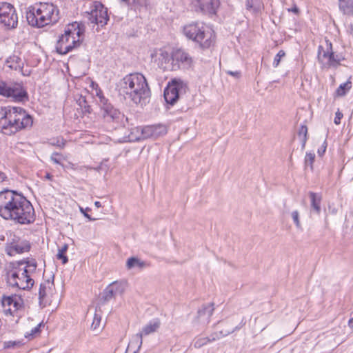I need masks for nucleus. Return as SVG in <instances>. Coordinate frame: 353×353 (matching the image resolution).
<instances>
[{"label": "nucleus", "mask_w": 353, "mask_h": 353, "mask_svg": "<svg viewBox=\"0 0 353 353\" xmlns=\"http://www.w3.org/2000/svg\"><path fill=\"white\" fill-rule=\"evenodd\" d=\"M309 196L311 200V207L317 214L321 212V203L322 197L320 194L313 192H309Z\"/></svg>", "instance_id": "nucleus-26"}, {"label": "nucleus", "mask_w": 353, "mask_h": 353, "mask_svg": "<svg viewBox=\"0 0 353 353\" xmlns=\"http://www.w3.org/2000/svg\"><path fill=\"white\" fill-rule=\"evenodd\" d=\"M68 248V245L67 244H64L61 248L59 249V252L57 255L59 259L62 260L63 264H65L68 261V257L65 255Z\"/></svg>", "instance_id": "nucleus-35"}, {"label": "nucleus", "mask_w": 353, "mask_h": 353, "mask_svg": "<svg viewBox=\"0 0 353 353\" xmlns=\"http://www.w3.org/2000/svg\"><path fill=\"white\" fill-rule=\"evenodd\" d=\"M16 194L17 192L9 190L0 192V216L3 219L7 220Z\"/></svg>", "instance_id": "nucleus-15"}, {"label": "nucleus", "mask_w": 353, "mask_h": 353, "mask_svg": "<svg viewBox=\"0 0 353 353\" xmlns=\"http://www.w3.org/2000/svg\"><path fill=\"white\" fill-rule=\"evenodd\" d=\"M9 129L14 132L21 129L32 126L33 120L21 108L10 107L8 113Z\"/></svg>", "instance_id": "nucleus-7"}, {"label": "nucleus", "mask_w": 353, "mask_h": 353, "mask_svg": "<svg viewBox=\"0 0 353 353\" xmlns=\"http://www.w3.org/2000/svg\"><path fill=\"white\" fill-rule=\"evenodd\" d=\"M94 205H95L97 208H101V203H100L99 201H95V202H94Z\"/></svg>", "instance_id": "nucleus-58"}, {"label": "nucleus", "mask_w": 353, "mask_h": 353, "mask_svg": "<svg viewBox=\"0 0 353 353\" xmlns=\"http://www.w3.org/2000/svg\"><path fill=\"white\" fill-rule=\"evenodd\" d=\"M109 286L114 292V294H116L117 296H119L124 292L126 284L123 281H114L110 284Z\"/></svg>", "instance_id": "nucleus-30"}, {"label": "nucleus", "mask_w": 353, "mask_h": 353, "mask_svg": "<svg viewBox=\"0 0 353 353\" xmlns=\"http://www.w3.org/2000/svg\"><path fill=\"white\" fill-rule=\"evenodd\" d=\"M339 8L345 14H353V0H339Z\"/></svg>", "instance_id": "nucleus-28"}, {"label": "nucleus", "mask_w": 353, "mask_h": 353, "mask_svg": "<svg viewBox=\"0 0 353 353\" xmlns=\"http://www.w3.org/2000/svg\"><path fill=\"white\" fill-rule=\"evenodd\" d=\"M307 128L305 125H301L299 130V137L301 140V148L303 149L307 140Z\"/></svg>", "instance_id": "nucleus-33"}, {"label": "nucleus", "mask_w": 353, "mask_h": 353, "mask_svg": "<svg viewBox=\"0 0 353 353\" xmlns=\"http://www.w3.org/2000/svg\"><path fill=\"white\" fill-rule=\"evenodd\" d=\"M17 23L18 18L14 7L8 3H0V23L8 28H14Z\"/></svg>", "instance_id": "nucleus-14"}, {"label": "nucleus", "mask_w": 353, "mask_h": 353, "mask_svg": "<svg viewBox=\"0 0 353 353\" xmlns=\"http://www.w3.org/2000/svg\"><path fill=\"white\" fill-rule=\"evenodd\" d=\"M0 95L20 101L26 97V92L19 83H7L0 80Z\"/></svg>", "instance_id": "nucleus-13"}, {"label": "nucleus", "mask_w": 353, "mask_h": 353, "mask_svg": "<svg viewBox=\"0 0 353 353\" xmlns=\"http://www.w3.org/2000/svg\"><path fill=\"white\" fill-rule=\"evenodd\" d=\"M90 8V12H85V17L92 23L99 24L101 26L105 25L109 19L107 8L98 1L94 2Z\"/></svg>", "instance_id": "nucleus-11"}, {"label": "nucleus", "mask_w": 353, "mask_h": 353, "mask_svg": "<svg viewBox=\"0 0 353 353\" xmlns=\"http://www.w3.org/2000/svg\"><path fill=\"white\" fill-rule=\"evenodd\" d=\"M315 159V154L314 152H307L305 157V166H310L311 170H313V163Z\"/></svg>", "instance_id": "nucleus-38"}, {"label": "nucleus", "mask_w": 353, "mask_h": 353, "mask_svg": "<svg viewBox=\"0 0 353 353\" xmlns=\"http://www.w3.org/2000/svg\"><path fill=\"white\" fill-rule=\"evenodd\" d=\"M173 63L177 64L178 69L180 65H183L185 68H190L192 66L193 61L189 54L182 49H176L174 50L172 54Z\"/></svg>", "instance_id": "nucleus-20"}, {"label": "nucleus", "mask_w": 353, "mask_h": 353, "mask_svg": "<svg viewBox=\"0 0 353 353\" xmlns=\"http://www.w3.org/2000/svg\"><path fill=\"white\" fill-rule=\"evenodd\" d=\"M214 340V337H213L212 339L208 337H199L194 340V346L196 348H200L202 346L206 345L208 343Z\"/></svg>", "instance_id": "nucleus-34"}, {"label": "nucleus", "mask_w": 353, "mask_h": 353, "mask_svg": "<svg viewBox=\"0 0 353 353\" xmlns=\"http://www.w3.org/2000/svg\"><path fill=\"white\" fill-rule=\"evenodd\" d=\"M144 266V262L141 261L137 257H131L127 260L126 267L130 270L134 268H143Z\"/></svg>", "instance_id": "nucleus-31"}, {"label": "nucleus", "mask_w": 353, "mask_h": 353, "mask_svg": "<svg viewBox=\"0 0 353 353\" xmlns=\"http://www.w3.org/2000/svg\"><path fill=\"white\" fill-rule=\"evenodd\" d=\"M7 180L6 175L0 171V183H3Z\"/></svg>", "instance_id": "nucleus-52"}, {"label": "nucleus", "mask_w": 353, "mask_h": 353, "mask_svg": "<svg viewBox=\"0 0 353 353\" xmlns=\"http://www.w3.org/2000/svg\"><path fill=\"white\" fill-rule=\"evenodd\" d=\"M161 323L159 319H154L151 321H150L148 324H146L142 328V330L141 332V334L148 335L152 333L155 332L160 327Z\"/></svg>", "instance_id": "nucleus-25"}, {"label": "nucleus", "mask_w": 353, "mask_h": 353, "mask_svg": "<svg viewBox=\"0 0 353 353\" xmlns=\"http://www.w3.org/2000/svg\"><path fill=\"white\" fill-rule=\"evenodd\" d=\"M318 60L323 68H336L343 59L341 56L335 54L332 50V44L328 40L319 46Z\"/></svg>", "instance_id": "nucleus-8"}, {"label": "nucleus", "mask_w": 353, "mask_h": 353, "mask_svg": "<svg viewBox=\"0 0 353 353\" xmlns=\"http://www.w3.org/2000/svg\"><path fill=\"white\" fill-rule=\"evenodd\" d=\"M50 159L53 163L59 164L62 167H64L63 165L61 163V161L64 160L65 157L61 154L54 152L52 154Z\"/></svg>", "instance_id": "nucleus-39"}, {"label": "nucleus", "mask_w": 353, "mask_h": 353, "mask_svg": "<svg viewBox=\"0 0 353 353\" xmlns=\"http://www.w3.org/2000/svg\"><path fill=\"white\" fill-rule=\"evenodd\" d=\"M152 61L164 70H176L177 64L173 63L172 54L163 48L156 49L151 54Z\"/></svg>", "instance_id": "nucleus-12"}, {"label": "nucleus", "mask_w": 353, "mask_h": 353, "mask_svg": "<svg viewBox=\"0 0 353 353\" xmlns=\"http://www.w3.org/2000/svg\"><path fill=\"white\" fill-rule=\"evenodd\" d=\"M101 316L100 314H98L97 312H95L92 323L91 325V328L93 330L99 331L100 330V325H101Z\"/></svg>", "instance_id": "nucleus-36"}, {"label": "nucleus", "mask_w": 353, "mask_h": 353, "mask_svg": "<svg viewBox=\"0 0 353 353\" xmlns=\"http://www.w3.org/2000/svg\"><path fill=\"white\" fill-rule=\"evenodd\" d=\"M100 115L106 123H118L121 117L119 110L108 101L100 105Z\"/></svg>", "instance_id": "nucleus-17"}, {"label": "nucleus", "mask_w": 353, "mask_h": 353, "mask_svg": "<svg viewBox=\"0 0 353 353\" xmlns=\"http://www.w3.org/2000/svg\"><path fill=\"white\" fill-rule=\"evenodd\" d=\"M80 211H81V212L83 214V215H84L86 218H88L90 221H94V220H95V219L92 218V217H91L88 214L85 213V212H84L83 208H80Z\"/></svg>", "instance_id": "nucleus-51"}, {"label": "nucleus", "mask_w": 353, "mask_h": 353, "mask_svg": "<svg viewBox=\"0 0 353 353\" xmlns=\"http://www.w3.org/2000/svg\"><path fill=\"white\" fill-rule=\"evenodd\" d=\"M133 353H137V351L134 350V351H133Z\"/></svg>", "instance_id": "nucleus-60"}, {"label": "nucleus", "mask_w": 353, "mask_h": 353, "mask_svg": "<svg viewBox=\"0 0 353 353\" xmlns=\"http://www.w3.org/2000/svg\"><path fill=\"white\" fill-rule=\"evenodd\" d=\"M6 236L5 252L8 255L14 256L30 250V244L28 241L21 239L10 231L6 232Z\"/></svg>", "instance_id": "nucleus-9"}, {"label": "nucleus", "mask_w": 353, "mask_h": 353, "mask_svg": "<svg viewBox=\"0 0 353 353\" xmlns=\"http://www.w3.org/2000/svg\"><path fill=\"white\" fill-rule=\"evenodd\" d=\"M37 263L30 259L10 263L6 273L8 284L20 290H29L34 285L33 274L36 272Z\"/></svg>", "instance_id": "nucleus-1"}, {"label": "nucleus", "mask_w": 353, "mask_h": 353, "mask_svg": "<svg viewBox=\"0 0 353 353\" xmlns=\"http://www.w3.org/2000/svg\"><path fill=\"white\" fill-rule=\"evenodd\" d=\"M328 210H329V212L332 214H335L337 212V209L334 207L332 208V205H329Z\"/></svg>", "instance_id": "nucleus-54"}, {"label": "nucleus", "mask_w": 353, "mask_h": 353, "mask_svg": "<svg viewBox=\"0 0 353 353\" xmlns=\"http://www.w3.org/2000/svg\"><path fill=\"white\" fill-rule=\"evenodd\" d=\"M35 219V212L31 203L22 194L17 192L7 220L20 224H30Z\"/></svg>", "instance_id": "nucleus-5"}, {"label": "nucleus", "mask_w": 353, "mask_h": 353, "mask_svg": "<svg viewBox=\"0 0 353 353\" xmlns=\"http://www.w3.org/2000/svg\"><path fill=\"white\" fill-rule=\"evenodd\" d=\"M326 148H327L326 142L324 141L322 147L321 148H319L317 151L319 156H322L325 153V152L326 150Z\"/></svg>", "instance_id": "nucleus-48"}, {"label": "nucleus", "mask_w": 353, "mask_h": 353, "mask_svg": "<svg viewBox=\"0 0 353 353\" xmlns=\"http://www.w3.org/2000/svg\"><path fill=\"white\" fill-rule=\"evenodd\" d=\"M7 239V236L6 235H0V241H6Z\"/></svg>", "instance_id": "nucleus-57"}, {"label": "nucleus", "mask_w": 353, "mask_h": 353, "mask_svg": "<svg viewBox=\"0 0 353 353\" xmlns=\"http://www.w3.org/2000/svg\"><path fill=\"white\" fill-rule=\"evenodd\" d=\"M219 0H194L193 5L204 13L215 14L219 6Z\"/></svg>", "instance_id": "nucleus-21"}, {"label": "nucleus", "mask_w": 353, "mask_h": 353, "mask_svg": "<svg viewBox=\"0 0 353 353\" xmlns=\"http://www.w3.org/2000/svg\"><path fill=\"white\" fill-rule=\"evenodd\" d=\"M288 11L289 12H294L295 14H298L299 12V9L296 6H294L292 8H289Z\"/></svg>", "instance_id": "nucleus-53"}, {"label": "nucleus", "mask_w": 353, "mask_h": 353, "mask_svg": "<svg viewBox=\"0 0 353 353\" xmlns=\"http://www.w3.org/2000/svg\"><path fill=\"white\" fill-rule=\"evenodd\" d=\"M3 132V133L4 134H6V132L3 131V130H1Z\"/></svg>", "instance_id": "nucleus-62"}, {"label": "nucleus", "mask_w": 353, "mask_h": 353, "mask_svg": "<svg viewBox=\"0 0 353 353\" xmlns=\"http://www.w3.org/2000/svg\"><path fill=\"white\" fill-rule=\"evenodd\" d=\"M85 32V26L82 23L73 22L68 24L56 44L57 52L60 54H66L81 44Z\"/></svg>", "instance_id": "nucleus-3"}, {"label": "nucleus", "mask_w": 353, "mask_h": 353, "mask_svg": "<svg viewBox=\"0 0 353 353\" xmlns=\"http://www.w3.org/2000/svg\"><path fill=\"white\" fill-rule=\"evenodd\" d=\"M21 345V343L20 341H7L4 343V347L6 348H10V347H19Z\"/></svg>", "instance_id": "nucleus-44"}, {"label": "nucleus", "mask_w": 353, "mask_h": 353, "mask_svg": "<svg viewBox=\"0 0 353 353\" xmlns=\"http://www.w3.org/2000/svg\"><path fill=\"white\" fill-rule=\"evenodd\" d=\"M351 81H347V82L342 83L339 85V87L336 90V94L338 97L344 96L346 94V92L351 88Z\"/></svg>", "instance_id": "nucleus-32"}, {"label": "nucleus", "mask_w": 353, "mask_h": 353, "mask_svg": "<svg viewBox=\"0 0 353 353\" xmlns=\"http://www.w3.org/2000/svg\"><path fill=\"white\" fill-rule=\"evenodd\" d=\"M117 295L114 294V292L112 288L108 285L103 292V299L105 301H110L111 299L117 296Z\"/></svg>", "instance_id": "nucleus-40"}, {"label": "nucleus", "mask_w": 353, "mask_h": 353, "mask_svg": "<svg viewBox=\"0 0 353 353\" xmlns=\"http://www.w3.org/2000/svg\"><path fill=\"white\" fill-rule=\"evenodd\" d=\"M347 31L350 34H351L353 37V25L351 24L347 29Z\"/></svg>", "instance_id": "nucleus-55"}, {"label": "nucleus", "mask_w": 353, "mask_h": 353, "mask_svg": "<svg viewBox=\"0 0 353 353\" xmlns=\"http://www.w3.org/2000/svg\"><path fill=\"white\" fill-rule=\"evenodd\" d=\"M214 312V305L210 303L203 305L198 311V321L201 323H208Z\"/></svg>", "instance_id": "nucleus-22"}, {"label": "nucleus", "mask_w": 353, "mask_h": 353, "mask_svg": "<svg viewBox=\"0 0 353 353\" xmlns=\"http://www.w3.org/2000/svg\"><path fill=\"white\" fill-rule=\"evenodd\" d=\"M3 132V133L4 134H6V132L3 131V130H1Z\"/></svg>", "instance_id": "nucleus-61"}, {"label": "nucleus", "mask_w": 353, "mask_h": 353, "mask_svg": "<svg viewBox=\"0 0 353 353\" xmlns=\"http://www.w3.org/2000/svg\"><path fill=\"white\" fill-rule=\"evenodd\" d=\"M348 325L351 328H353V318L349 320Z\"/></svg>", "instance_id": "nucleus-56"}, {"label": "nucleus", "mask_w": 353, "mask_h": 353, "mask_svg": "<svg viewBox=\"0 0 353 353\" xmlns=\"http://www.w3.org/2000/svg\"><path fill=\"white\" fill-rule=\"evenodd\" d=\"M285 52L283 50H280L274 57L273 65L274 67H277L281 61L282 57L285 56Z\"/></svg>", "instance_id": "nucleus-42"}, {"label": "nucleus", "mask_w": 353, "mask_h": 353, "mask_svg": "<svg viewBox=\"0 0 353 353\" xmlns=\"http://www.w3.org/2000/svg\"><path fill=\"white\" fill-rule=\"evenodd\" d=\"M41 324H39L37 325L35 327H34L32 330H31V334L30 335H34L35 334L38 333L39 331H40V327H41Z\"/></svg>", "instance_id": "nucleus-50"}, {"label": "nucleus", "mask_w": 353, "mask_h": 353, "mask_svg": "<svg viewBox=\"0 0 353 353\" xmlns=\"http://www.w3.org/2000/svg\"><path fill=\"white\" fill-rule=\"evenodd\" d=\"M343 117V114L340 112H337L336 113V116H335V118H334V123L336 124V125H339L341 122V118Z\"/></svg>", "instance_id": "nucleus-47"}, {"label": "nucleus", "mask_w": 353, "mask_h": 353, "mask_svg": "<svg viewBox=\"0 0 353 353\" xmlns=\"http://www.w3.org/2000/svg\"><path fill=\"white\" fill-rule=\"evenodd\" d=\"M167 132L166 125L163 124L147 125L141 128V135L137 139H157L165 135Z\"/></svg>", "instance_id": "nucleus-19"}, {"label": "nucleus", "mask_w": 353, "mask_h": 353, "mask_svg": "<svg viewBox=\"0 0 353 353\" xmlns=\"http://www.w3.org/2000/svg\"><path fill=\"white\" fill-rule=\"evenodd\" d=\"M133 3L139 7H146L148 6V0H133Z\"/></svg>", "instance_id": "nucleus-45"}, {"label": "nucleus", "mask_w": 353, "mask_h": 353, "mask_svg": "<svg viewBox=\"0 0 353 353\" xmlns=\"http://www.w3.org/2000/svg\"><path fill=\"white\" fill-rule=\"evenodd\" d=\"M142 337L143 334L141 332L134 334L130 341L128 350L130 348H136V351H138L142 345Z\"/></svg>", "instance_id": "nucleus-29"}, {"label": "nucleus", "mask_w": 353, "mask_h": 353, "mask_svg": "<svg viewBox=\"0 0 353 353\" xmlns=\"http://www.w3.org/2000/svg\"><path fill=\"white\" fill-rule=\"evenodd\" d=\"M188 90L187 83L180 79H174L164 90V98L167 103L174 105L179 97Z\"/></svg>", "instance_id": "nucleus-10"}, {"label": "nucleus", "mask_w": 353, "mask_h": 353, "mask_svg": "<svg viewBox=\"0 0 353 353\" xmlns=\"http://www.w3.org/2000/svg\"><path fill=\"white\" fill-rule=\"evenodd\" d=\"M69 167L72 169V170H80V171H83L85 169H91V168L88 167V166H80V167H76V165L73 163H69Z\"/></svg>", "instance_id": "nucleus-46"}, {"label": "nucleus", "mask_w": 353, "mask_h": 353, "mask_svg": "<svg viewBox=\"0 0 353 353\" xmlns=\"http://www.w3.org/2000/svg\"><path fill=\"white\" fill-rule=\"evenodd\" d=\"M246 8L253 14H258L263 8V4L260 0H247Z\"/></svg>", "instance_id": "nucleus-27"}, {"label": "nucleus", "mask_w": 353, "mask_h": 353, "mask_svg": "<svg viewBox=\"0 0 353 353\" xmlns=\"http://www.w3.org/2000/svg\"><path fill=\"white\" fill-rule=\"evenodd\" d=\"M55 293L54 276H50L41 283L39 290L40 303H47Z\"/></svg>", "instance_id": "nucleus-18"}, {"label": "nucleus", "mask_w": 353, "mask_h": 353, "mask_svg": "<svg viewBox=\"0 0 353 353\" xmlns=\"http://www.w3.org/2000/svg\"><path fill=\"white\" fill-rule=\"evenodd\" d=\"M183 34L198 43L202 48H209L214 43V32L208 26L201 23H192L183 27Z\"/></svg>", "instance_id": "nucleus-6"}, {"label": "nucleus", "mask_w": 353, "mask_h": 353, "mask_svg": "<svg viewBox=\"0 0 353 353\" xmlns=\"http://www.w3.org/2000/svg\"><path fill=\"white\" fill-rule=\"evenodd\" d=\"M119 92L128 96L134 103L143 105L150 97V90L146 79L141 73L126 75L120 82Z\"/></svg>", "instance_id": "nucleus-2"}, {"label": "nucleus", "mask_w": 353, "mask_h": 353, "mask_svg": "<svg viewBox=\"0 0 353 353\" xmlns=\"http://www.w3.org/2000/svg\"><path fill=\"white\" fill-rule=\"evenodd\" d=\"M45 177H46V179H47L48 180H51L52 178V176L50 174L47 173Z\"/></svg>", "instance_id": "nucleus-59"}, {"label": "nucleus", "mask_w": 353, "mask_h": 353, "mask_svg": "<svg viewBox=\"0 0 353 353\" xmlns=\"http://www.w3.org/2000/svg\"><path fill=\"white\" fill-rule=\"evenodd\" d=\"M50 144L63 148L65 145V141L63 138H56L50 140Z\"/></svg>", "instance_id": "nucleus-41"}, {"label": "nucleus", "mask_w": 353, "mask_h": 353, "mask_svg": "<svg viewBox=\"0 0 353 353\" xmlns=\"http://www.w3.org/2000/svg\"><path fill=\"white\" fill-rule=\"evenodd\" d=\"M227 73L231 76L236 77V78H239L241 76V73L239 71H235V72L228 71Z\"/></svg>", "instance_id": "nucleus-49"}, {"label": "nucleus", "mask_w": 353, "mask_h": 353, "mask_svg": "<svg viewBox=\"0 0 353 353\" xmlns=\"http://www.w3.org/2000/svg\"><path fill=\"white\" fill-rule=\"evenodd\" d=\"M1 304L6 314L14 315L15 312L22 308L23 301L17 295L3 296L1 299Z\"/></svg>", "instance_id": "nucleus-16"}, {"label": "nucleus", "mask_w": 353, "mask_h": 353, "mask_svg": "<svg viewBox=\"0 0 353 353\" xmlns=\"http://www.w3.org/2000/svg\"><path fill=\"white\" fill-rule=\"evenodd\" d=\"M94 94H95L99 98V106L104 103H106L108 100L103 96L102 91L98 87V85H95V88H94Z\"/></svg>", "instance_id": "nucleus-37"}, {"label": "nucleus", "mask_w": 353, "mask_h": 353, "mask_svg": "<svg viewBox=\"0 0 353 353\" xmlns=\"http://www.w3.org/2000/svg\"><path fill=\"white\" fill-rule=\"evenodd\" d=\"M26 18L31 26L43 27L58 21L59 10L52 3H37L28 8Z\"/></svg>", "instance_id": "nucleus-4"}, {"label": "nucleus", "mask_w": 353, "mask_h": 353, "mask_svg": "<svg viewBox=\"0 0 353 353\" xmlns=\"http://www.w3.org/2000/svg\"><path fill=\"white\" fill-rule=\"evenodd\" d=\"M292 218L297 228L300 229L301 225L299 221V213L297 210H294L292 212Z\"/></svg>", "instance_id": "nucleus-43"}, {"label": "nucleus", "mask_w": 353, "mask_h": 353, "mask_svg": "<svg viewBox=\"0 0 353 353\" xmlns=\"http://www.w3.org/2000/svg\"><path fill=\"white\" fill-rule=\"evenodd\" d=\"M10 107H0V130H4L9 128L8 113Z\"/></svg>", "instance_id": "nucleus-24"}, {"label": "nucleus", "mask_w": 353, "mask_h": 353, "mask_svg": "<svg viewBox=\"0 0 353 353\" xmlns=\"http://www.w3.org/2000/svg\"><path fill=\"white\" fill-rule=\"evenodd\" d=\"M6 66L12 70L22 72L23 61L19 57L16 55H12L6 59Z\"/></svg>", "instance_id": "nucleus-23"}]
</instances>
